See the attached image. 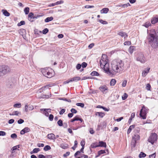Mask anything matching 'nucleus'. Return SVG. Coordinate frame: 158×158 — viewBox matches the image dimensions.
Returning a JSON list of instances; mask_svg holds the SVG:
<instances>
[{"label": "nucleus", "instance_id": "nucleus-30", "mask_svg": "<svg viewBox=\"0 0 158 158\" xmlns=\"http://www.w3.org/2000/svg\"><path fill=\"white\" fill-rule=\"evenodd\" d=\"M51 149L50 146L49 145H47L45 146L44 148V150L45 151H47Z\"/></svg>", "mask_w": 158, "mask_h": 158}, {"label": "nucleus", "instance_id": "nucleus-34", "mask_svg": "<svg viewBox=\"0 0 158 158\" xmlns=\"http://www.w3.org/2000/svg\"><path fill=\"white\" fill-rule=\"evenodd\" d=\"M43 98H48L51 97V94L50 93H49V94L46 95V94L43 95Z\"/></svg>", "mask_w": 158, "mask_h": 158}, {"label": "nucleus", "instance_id": "nucleus-6", "mask_svg": "<svg viewBox=\"0 0 158 158\" xmlns=\"http://www.w3.org/2000/svg\"><path fill=\"white\" fill-rule=\"evenodd\" d=\"M148 110V109L144 106H143L140 110L139 116L143 119H145L146 118V114Z\"/></svg>", "mask_w": 158, "mask_h": 158}, {"label": "nucleus", "instance_id": "nucleus-52", "mask_svg": "<svg viewBox=\"0 0 158 158\" xmlns=\"http://www.w3.org/2000/svg\"><path fill=\"white\" fill-rule=\"evenodd\" d=\"M127 83V81L124 80L123 81L122 83V86L123 87H125L126 85V84Z\"/></svg>", "mask_w": 158, "mask_h": 158}, {"label": "nucleus", "instance_id": "nucleus-21", "mask_svg": "<svg viewBox=\"0 0 158 158\" xmlns=\"http://www.w3.org/2000/svg\"><path fill=\"white\" fill-rule=\"evenodd\" d=\"M135 127V125H131L129 127L128 129L127 130V134H129L131 131L132 129L134 128Z\"/></svg>", "mask_w": 158, "mask_h": 158}, {"label": "nucleus", "instance_id": "nucleus-49", "mask_svg": "<svg viewBox=\"0 0 158 158\" xmlns=\"http://www.w3.org/2000/svg\"><path fill=\"white\" fill-rule=\"evenodd\" d=\"M53 115L52 114H50L49 116V119L50 121H52L53 120Z\"/></svg>", "mask_w": 158, "mask_h": 158}, {"label": "nucleus", "instance_id": "nucleus-63", "mask_svg": "<svg viewBox=\"0 0 158 158\" xmlns=\"http://www.w3.org/2000/svg\"><path fill=\"white\" fill-rule=\"evenodd\" d=\"M85 142L84 141L82 140L81 142V144L82 147H84Z\"/></svg>", "mask_w": 158, "mask_h": 158}, {"label": "nucleus", "instance_id": "nucleus-40", "mask_svg": "<svg viewBox=\"0 0 158 158\" xmlns=\"http://www.w3.org/2000/svg\"><path fill=\"white\" fill-rule=\"evenodd\" d=\"M99 153V155L106 153L105 151L104 150H100L98 152Z\"/></svg>", "mask_w": 158, "mask_h": 158}, {"label": "nucleus", "instance_id": "nucleus-53", "mask_svg": "<svg viewBox=\"0 0 158 158\" xmlns=\"http://www.w3.org/2000/svg\"><path fill=\"white\" fill-rule=\"evenodd\" d=\"M98 145H97L96 143H93L91 144V146L92 148H95L98 147H96L95 146H98Z\"/></svg>", "mask_w": 158, "mask_h": 158}, {"label": "nucleus", "instance_id": "nucleus-59", "mask_svg": "<svg viewBox=\"0 0 158 158\" xmlns=\"http://www.w3.org/2000/svg\"><path fill=\"white\" fill-rule=\"evenodd\" d=\"M14 113L15 115H19L21 114L20 112L17 111H14Z\"/></svg>", "mask_w": 158, "mask_h": 158}, {"label": "nucleus", "instance_id": "nucleus-3", "mask_svg": "<svg viewBox=\"0 0 158 158\" xmlns=\"http://www.w3.org/2000/svg\"><path fill=\"white\" fill-rule=\"evenodd\" d=\"M106 56L105 54H103L102 56V59L100 60V64L101 67L103 69V70L105 72L109 74H111L114 73L112 72V70H110L109 68V64L107 63L106 60Z\"/></svg>", "mask_w": 158, "mask_h": 158}, {"label": "nucleus", "instance_id": "nucleus-33", "mask_svg": "<svg viewBox=\"0 0 158 158\" xmlns=\"http://www.w3.org/2000/svg\"><path fill=\"white\" fill-rule=\"evenodd\" d=\"M3 14L6 16H9L10 15V14L6 10H3Z\"/></svg>", "mask_w": 158, "mask_h": 158}, {"label": "nucleus", "instance_id": "nucleus-20", "mask_svg": "<svg viewBox=\"0 0 158 158\" xmlns=\"http://www.w3.org/2000/svg\"><path fill=\"white\" fill-rule=\"evenodd\" d=\"M135 46H131L130 47L129 49V52L131 53L132 54L134 50L135 49Z\"/></svg>", "mask_w": 158, "mask_h": 158}, {"label": "nucleus", "instance_id": "nucleus-42", "mask_svg": "<svg viewBox=\"0 0 158 158\" xmlns=\"http://www.w3.org/2000/svg\"><path fill=\"white\" fill-rule=\"evenodd\" d=\"M48 31V29L46 28L44 29L43 30L42 33L44 34H46Z\"/></svg>", "mask_w": 158, "mask_h": 158}, {"label": "nucleus", "instance_id": "nucleus-43", "mask_svg": "<svg viewBox=\"0 0 158 158\" xmlns=\"http://www.w3.org/2000/svg\"><path fill=\"white\" fill-rule=\"evenodd\" d=\"M10 137L12 138L15 139L17 138V135L15 133H13L11 135Z\"/></svg>", "mask_w": 158, "mask_h": 158}, {"label": "nucleus", "instance_id": "nucleus-36", "mask_svg": "<svg viewBox=\"0 0 158 158\" xmlns=\"http://www.w3.org/2000/svg\"><path fill=\"white\" fill-rule=\"evenodd\" d=\"M40 110L41 111H47L48 112H50L51 109H41Z\"/></svg>", "mask_w": 158, "mask_h": 158}, {"label": "nucleus", "instance_id": "nucleus-29", "mask_svg": "<svg viewBox=\"0 0 158 158\" xmlns=\"http://www.w3.org/2000/svg\"><path fill=\"white\" fill-rule=\"evenodd\" d=\"M151 25V23L149 22H147L143 25V26L145 27L146 28L148 27Z\"/></svg>", "mask_w": 158, "mask_h": 158}, {"label": "nucleus", "instance_id": "nucleus-44", "mask_svg": "<svg viewBox=\"0 0 158 158\" xmlns=\"http://www.w3.org/2000/svg\"><path fill=\"white\" fill-rule=\"evenodd\" d=\"M33 150V152L35 153H36L40 151V149L39 148H35Z\"/></svg>", "mask_w": 158, "mask_h": 158}, {"label": "nucleus", "instance_id": "nucleus-28", "mask_svg": "<svg viewBox=\"0 0 158 158\" xmlns=\"http://www.w3.org/2000/svg\"><path fill=\"white\" fill-rule=\"evenodd\" d=\"M29 8L28 7H26L24 8V11L26 15H27L28 14L29 12Z\"/></svg>", "mask_w": 158, "mask_h": 158}, {"label": "nucleus", "instance_id": "nucleus-57", "mask_svg": "<svg viewBox=\"0 0 158 158\" xmlns=\"http://www.w3.org/2000/svg\"><path fill=\"white\" fill-rule=\"evenodd\" d=\"M6 135V133L5 132L2 131H0V136H4Z\"/></svg>", "mask_w": 158, "mask_h": 158}, {"label": "nucleus", "instance_id": "nucleus-47", "mask_svg": "<svg viewBox=\"0 0 158 158\" xmlns=\"http://www.w3.org/2000/svg\"><path fill=\"white\" fill-rule=\"evenodd\" d=\"M81 65L82 68H85L87 66V64L86 62H83L81 64Z\"/></svg>", "mask_w": 158, "mask_h": 158}, {"label": "nucleus", "instance_id": "nucleus-32", "mask_svg": "<svg viewBox=\"0 0 158 158\" xmlns=\"http://www.w3.org/2000/svg\"><path fill=\"white\" fill-rule=\"evenodd\" d=\"M98 21H99L100 23H102V24H107V22L106 21H104L103 20H102V19H98Z\"/></svg>", "mask_w": 158, "mask_h": 158}, {"label": "nucleus", "instance_id": "nucleus-39", "mask_svg": "<svg viewBox=\"0 0 158 158\" xmlns=\"http://www.w3.org/2000/svg\"><path fill=\"white\" fill-rule=\"evenodd\" d=\"M25 24V22L24 21H22L20 22V23H18V26H20L22 25H24Z\"/></svg>", "mask_w": 158, "mask_h": 158}, {"label": "nucleus", "instance_id": "nucleus-1", "mask_svg": "<svg viewBox=\"0 0 158 158\" xmlns=\"http://www.w3.org/2000/svg\"><path fill=\"white\" fill-rule=\"evenodd\" d=\"M112 72L121 73L124 69V63L122 60L115 59L111 63Z\"/></svg>", "mask_w": 158, "mask_h": 158}, {"label": "nucleus", "instance_id": "nucleus-51", "mask_svg": "<svg viewBox=\"0 0 158 158\" xmlns=\"http://www.w3.org/2000/svg\"><path fill=\"white\" fill-rule=\"evenodd\" d=\"M151 88V85L149 84H147L146 86V89L148 90H150Z\"/></svg>", "mask_w": 158, "mask_h": 158}, {"label": "nucleus", "instance_id": "nucleus-56", "mask_svg": "<svg viewBox=\"0 0 158 158\" xmlns=\"http://www.w3.org/2000/svg\"><path fill=\"white\" fill-rule=\"evenodd\" d=\"M65 110L64 109H62L59 112L60 115H62L65 112Z\"/></svg>", "mask_w": 158, "mask_h": 158}, {"label": "nucleus", "instance_id": "nucleus-9", "mask_svg": "<svg viewBox=\"0 0 158 158\" xmlns=\"http://www.w3.org/2000/svg\"><path fill=\"white\" fill-rule=\"evenodd\" d=\"M136 60L142 63H144L146 61L145 58L144 57L143 54L141 53H139L137 55Z\"/></svg>", "mask_w": 158, "mask_h": 158}, {"label": "nucleus", "instance_id": "nucleus-25", "mask_svg": "<svg viewBox=\"0 0 158 158\" xmlns=\"http://www.w3.org/2000/svg\"><path fill=\"white\" fill-rule=\"evenodd\" d=\"M19 148V145H18L13 147L11 149L12 152L13 153L15 152V151L18 148Z\"/></svg>", "mask_w": 158, "mask_h": 158}, {"label": "nucleus", "instance_id": "nucleus-5", "mask_svg": "<svg viewBox=\"0 0 158 158\" xmlns=\"http://www.w3.org/2000/svg\"><path fill=\"white\" fill-rule=\"evenodd\" d=\"M52 70L50 69H43L42 70L41 72L43 75L47 78H50L52 77V73H51Z\"/></svg>", "mask_w": 158, "mask_h": 158}, {"label": "nucleus", "instance_id": "nucleus-16", "mask_svg": "<svg viewBox=\"0 0 158 158\" xmlns=\"http://www.w3.org/2000/svg\"><path fill=\"white\" fill-rule=\"evenodd\" d=\"M6 85L8 87L11 88L13 87L14 84L11 81H7L6 82Z\"/></svg>", "mask_w": 158, "mask_h": 158}, {"label": "nucleus", "instance_id": "nucleus-46", "mask_svg": "<svg viewBox=\"0 0 158 158\" xmlns=\"http://www.w3.org/2000/svg\"><path fill=\"white\" fill-rule=\"evenodd\" d=\"M21 105L20 103H17L14 105V106L15 107L19 108L21 107Z\"/></svg>", "mask_w": 158, "mask_h": 158}, {"label": "nucleus", "instance_id": "nucleus-19", "mask_svg": "<svg viewBox=\"0 0 158 158\" xmlns=\"http://www.w3.org/2000/svg\"><path fill=\"white\" fill-rule=\"evenodd\" d=\"M109 9L107 8H105L102 9L100 11V12L101 13H105L106 14L107 13L108 11H109Z\"/></svg>", "mask_w": 158, "mask_h": 158}, {"label": "nucleus", "instance_id": "nucleus-64", "mask_svg": "<svg viewBox=\"0 0 158 158\" xmlns=\"http://www.w3.org/2000/svg\"><path fill=\"white\" fill-rule=\"evenodd\" d=\"M94 45V43L91 44L89 45L88 48H89L91 49L93 47Z\"/></svg>", "mask_w": 158, "mask_h": 158}, {"label": "nucleus", "instance_id": "nucleus-41", "mask_svg": "<svg viewBox=\"0 0 158 158\" xmlns=\"http://www.w3.org/2000/svg\"><path fill=\"white\" fill-rule=\"evenodd\" d=\"M25 133L29 132L30 131V129L28 127H26L23 129Z\"/></svg>", "mask_w": 158, "mask_h": 158}, {"label": "nucleus", "instance_id": "nucleus-12", "mask_svg": "<svg viewBox=\"0 0 158 158\" xmlns=\"http://www.w3.org/2000/svg\"><path fill=\"white\" fill-rule=\"evenodd\" d=\"M118 35H120L122 37H124L125 39L128 37V35L125 32L123 31H120L118 33Z\"/></svg>", "mask_w": 158, "mask_h": 158}, {"label": "nucleus", "instance_id": "nucleus-17", "mask_svg": "<svg viewBox=\"0 0 158 158\" xmlns=\"http://www.w3.org/2000/svg\"><path fill=\"white\" fill-rule=\"evenodd\" d=\"M151 22L152 24H154L158 23V19L157 18V16L151 19Z\"/></svg>", "mask_w": 158, "mask_h": 158}, {"label": "nucleus", "instance_id": "nucleus-15", "mask_svg": "<svg viewBox=\"0 0 158 158\" xmlns=\"http://www.w3.org/2000/svg\"><path fill=\"white\" fill-rule=\"evenodd\" d=\"M81 80V78L78 77H73L70 79V81L77 82Z\"/></svg>", "mask_w": 158, "mask_h": 158}, {"label": "nucleus", "instance_id": "nucleus-23", "mask_svg": "<svg viewBox=\"0 0 158 158\" xmlns=\"http://www.w3.org/2000/svg\"><path fill=\"white\" fill-rule=\"evenodd\" d=\"M74 118L75 121H80L81 122H82L83 121L82 119L79 118L78 115L76 116Z\"/></svg>", "mask_w": 158, "mask_h": 158}, {"label": "nucleus", "instance_id": "nucleus-13", "mask_svg": "<svg viewBox=\"0 0 158 158\" xmlns=\"http://www.w3.org/2000/svg\"><path fill=\"white\" fill-rule=\"evenodd\" d=\"M99 144L98 146H95L96 147H101L106 148V144L105 142L103 141H100L99 142Z\"/></svg>", "mask_w": 158, "mask_h": 158}, {"label": "nucleus", "instance_id": "nucleus-45", "mask_svg": "<svg viewBox=\"0 0 158 158\" xmlns=\"http://www.w3.org/2000/svg\"><path fill=\"white\" fill-rule=\"evenodd\" d=\"M70 111L71 112V113H73V114L74 113L76 114L77 112V110H75V109H74V108H72L71 110Z\"/></svg>", "mask_w": 158, "mask_h": 158}, {"label": "nucleus", "instance_id": "nucleus-22", "mask_svg": "<svg viewBox=\"0 0 158 158\" xmlns=\"http://www.w3.org/2000/svg\"><path fill=\"white\" fill-rule=\"evenodd\" d=\"M53 19V17H48L47 18L44 20L45 22L47 23L52 21Z\"/></svg>", "mask_w": 158, "mask_h": 158}, {"label": "nucleus", "instance_id": "nucleus-10", "mask_svg": "<svg viewBox=\"0 0 158 158\" xmlns=\"http://www.w3.org/2000/svg\"><path fill=\"white\" fill-rule=\"evenodd\" d=\"M40 17V16L39 15H34L33 13L30 12L28 15V19L30 21L32 22L34 21V19H37Z\"/></svg>", "mask_w": 158, "mask_h": 158}, {"label": "nucleus", "instance_id": "nucleus-14", "mask_svg": "<svg viewBox=\"0 0 158 158\" xmlns=\"http://www.w3.org/2000/svg\"><path fill=\"white\" fill-rule=\"evenodd\" d=\"M48 138L50 140H54L56 139L55 135L53 133L48 134L47 135Z\"/></svg>", "mask_w": 158, "mask_h": 158}, {"label": "nucleus", "instance_id": "nucleus-62", "mask_svg": "<svg viewBox=\"0 0 158 158\" xmlns=\"http://www.w3.org/2000/svg\"><path fill=\"white\" fill-rule=\"evenodd\" d=\"M34 109V107L32 105H29L28 106V110H32Z\"/></svg>", "mask_w": 158, "mask_h": 158}, {"label": "nucleus", "instance_id": "nucleus-8", "mask_svg": "<svg viewBox=\"0 0 158 158\" xmlns=\"http://www.w3.org/2000/svg\"><path fill=\"white\" fill-rule=\"evenodd\" d=\"M157 139V135L155 133H152L148 139V141L151 143L152 144L156 142Z\"/></svg>", "mask_w": 158, "mask_h": 158}, {"label": "nucleus", "instance_id": "nucleus-27", "mask_svg": "<svg viewBox=\"0 0 158 158\" xmlns=\"http://www.w3.org/2000/svg\"><path fill=\"white\" fill-rule=\"evenodd\" d=\"M116 83V80L114 79H112L111 80L110 85L111 86H113Z\"/></svg>", "mask_w": 158, "mask_h": 158}, {"label": "nucleus", "instance_id": "nucleus-37", "mask_svg": "<svg viewBox=\"0 0 158 158\" xmlns=\"http://www.w3.org/2000/svg\"><path fill=\"white\" fill-rule=\"evenodd\" d=\"M76 105L77 106H79L81 107H84V104L83 103H77L76 104Z\"/></svg>", "mask_w": 158, "mask_h": 158}, {"label": "nucleus", "instance_id": "nucleus-35", "mask_svg": "<svg viewBox=\"0 0 158 158\" xmlns=\"http://www.w3.org/2000/svg\"><path fill=\"white\" fill-rule=\"evenodd\" d=\"M57 123L60 126H62L63 125V121L61 119L59 120L58 121Z\"/></svg>", "mask_w": 158, "mask_h": 158}, {"label": "nucleus", "instance_id": "nucleus-26", "mask_svg": "<svg viewBox=\"0 0 158 158\" xmlns=\"http://www.w3.org/2000/svg\"><path fill=\"white\" fill-rule=\"evenodd\" d=\"M150 69V68H149L148 69L147 71L145 70L143 71L142 73V76L143 77H145L147 73L149 72Z\"/></svg>", "mask_w": 158, "mask_h": 158}, {"label": "nucleus", "instance_id": "nucleus-31", "mask_svg": "<svg viewBox=\"0 0 158 158\" xmlns=\"http://www.w3.org/2000/svg\"><path fill=\"white\" fill-rule=\"evenodd\" d=\"M146 156V154L143 152H141L139 155V157L140 158L144 157Z\"/></svg>", "mask_w": 158, "mask_h": 158}, {"label": "nucleus", "instance_id": "nucleus-50", "mask_svg": "<svg viewBox=\"0 0 158 158\" xmlns=\"http://www.w3.org/2000/svg\"><path fill=\"white\" fill-rule=\"evenodd\" d=\"M131 42L130 41H127L124 43V45H131Z\"/></svg>", "mask_w": 158, "mask_h": 158}, {"label": "nucleus", "instance_id": "nucleus-18", "mask_svg": "<svg viewBox=\"0 0 158 158\" xmlns=\"http://www.w3.org/2000/svg\"><path fill=\"white\" fill-rule=\"evenodd\" d=\"M95 115L96 116L98 115V117L102 118L105 116V114L104 113L96 112L95 113Z\"/></svg>", "mask_w": 158, "mask_h": 158}, {"label": "nucleus", "instance_id": "nucleus-4", "mask_svg": "<svg viewBox=\"0 0 158 158\" xmlns=\"http://www.w3.org/2000/svg\"><path fill=\"white\" fill-rule=\"evenodd\" d=\"M10 71L9 66L6 65L0 66V77H2L9 73Z\"/></svg>", "mask_w": 158, "mask_h": 158}, {"label": "nucleus", "instance_id": "nucleus-60", "mask_svg": "<svg viewBox=\"0 0 158 158\" xmlns=\"http://www.w3.org/2000/svg\"><path fill=\"white\" fill-rule=\"evenodd\" d=\"M94 7V6L86 5L85 6V8H89Z\"/></svg>", "mask_w": 158, "mask_h": 158}, {"label": "nucleus", "instance_id": "nucleus-48", "mask_svg": "<svg viewBox=\"0 0 158 158\" xmlns=\"http://www.w3.org/2000/svg\"><path fill=\"white\" fill-rule=\"evenodd\" d=\"M24 122V121L23 119H20L18 121V123L19 124H21L22 123Z\"/></svg>", "mask_w": 158, "mask_h": 158}, {"label": "nucleus", "instance_id": "nucleus-54", "mask_svg": "<svg viewBox=\"0 0 158 158\" xmlns=\"http://www.w3.org/2000/svg\"><path fill=\"white\" fill-rule=\"evenodd\" d=\"M156 156V154L154 153L152 155H150L149 156V157L150 158H155Z\"/></svg>", "mask_w": 158, "mask_h": 158}, {"label": "nucleus", "instance_id": "nucleus-61", "mask_svg": "<svg viewBox=\"0 0 158 158\" xmlns=\"http://www.w3.org/2000/svg\"><path fill=\"white\" fill-rule=\"evenodd\" d=\"M14 119H12L9 120L8 121V123L10 124H11L14 123Z\"/></svg>", "mask_w": 158, "mask_h": 158}, {"label": "nucleus", "instance_id": "nucleus-58", "mask_svg": "<svg viewBox=\"0 0 158 158\" xmlns=\"http://www.w3.org/2000/svg\"><path fill=\"white\" fill-rule=\"evenodd\" d=\"M60 99L63 100L64 101H65L69 102H71V100H70V99H68L66 98H63L61 99Z\"/></svg>", "mask_w": 158, "mask_h": 158}, {"label": "nucleus", "instance_id": "nucleus-38", "mask_svg": "<svg viewBox=\"0 0 158 158\" xmlns=\"http://www.w3.org/2000/svg\"><path fill=\"white\" fill-rule=\"evenodd\" d=\"M128 96L127 94L126 93H125L122 96V99L123 100H125Z\"/></svg>", "mask_w": 158, "mask_h": 158}, {"label": "nucleus", "instance_id": "nucleus-7", "mask_svg": "<svg viewBox=\"0 0 158 158\" xmlns=\"http://www.w3.org/2000/svg\"><path fill=\"white\" fill-rule=\"evenodd\" d=\"M140 139V136L137 134H135L132 136L131 143V147L135 148L136 146V141Z\"/></svg>", "mask_w": 158, "mask_h": 158}, {"label": "nucleus", "instance_id": "nucleus-11", "mask_svg": "<svg viewBox=\"0 0 158 158\" xmlns=\"http://www.w3.org/2000/svg\"><path fill=\"white\" fill-rule=\"evenodd\" d=\"M100 90L104 94H106L108 89L107 87L105 85H101L99 88Z\"/></svg>", "mask_w": 158, "mask_h": 158}, {"label": "nucleus", "instance_id": "nucleus-24", "mask_svg": "<svg viewBox=\"0 0 158 158\" xmlns=\"http://www.w3.org/2000/svg\"><path fill=\"white\" fill-rule=\"evenodd\" d=\"M92 76H99V74L97 72L94 71L92 72L90 74Z\"/></svg>", "mask_w": 158, "mask_h": 158}, {"label": "nucleus", "instance_id": "nucleus-55", "mask_svg": "<svg viewBox=\"0 0 158 158\" xmlns=\"http://www.w3.org/2000/svg\"><path fill=\"white\" fill-rule=\"evenodd\" d=\"M81 65L80 64H78L76 66V68L77 70L80 69L81 68Z\"/></svg>", "mask_w": 158, "mask_h": 158}, {"label": "nucleus", "instance_id": "nucleus-2", "mask_svg": "<svg viewBox=\"0 0 158 158\" xmlns=\"http://www.w3.org/2000/svg\"><path fill=\"white\" fill-rule=\"evenodd\" d=\"M148 44L153 48L158 47V32L155 34H149L147 37Z\"/></svg>", "mask_w": 158, "mask_h": 158}]
</instances>
